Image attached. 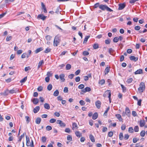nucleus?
<instances>
[{"label":"nucleus","instance_id":"nucleus-1","mask_svg":"<svg viewBox=\"0 0 147 147\" xmlns=\"http://www.w3.org/2000/svg\"><path fill=\"white\" fill-rule=\"evenodd\" d=\"M99 9L103 11L106 10L107 11L110 12L113 11V10L112 9L105 5H100L99 6Z\"/></svg>","mask_w":147,"mask_h":147},{"label":"nucleus","instance_id":"nucleus-2","mask_svg":"<svg viewBox=\"0 0 147 147\" xmlns=\"http://www.w3.org/2000/svg\"><path fill=\"white\" fill-rule=\"evenodd\" d=\"M145 87L144 83L143 82H141L140 84V87L138 89V91L140 94H142L145 90Z\"/></svg>","mask_w":147,"mask_h":147},{"label":"nucleus","instance_id":"nucleus-3","mask_svg":"<svg viewBox=\"0 0 147 147\" xmlns=\"http://www.w3.org/2000/svg\"><path fill=\"white\" fill-rule=\"evenodd\" d=\"M60 40L59 38L57 36L55 37L53 41V45L55 47H57L59 44L60 42Z\"/></svg>","mask_w":147,"mask_h":147},{"label":"nucleus","instance_id":"nucleus-4","mask_svg":"<svg viewBox=\"0 0 147 147\" xmlns=\"http://www.w3.org/2000/svg\"><path fill=\"white\" fill-rule=\"evenodd\" d=\"M57 123L61 127H64L66 126V124L61 120H58L57 121Z\"/></svg>","mask_w":147,"mask_h":147},{"label":"nucleus","instance_id":"nucleus-5","mask_svg":"<svg viewBox=\"0 0 147 147\" xmlns=\"http://www.w3.org/2000/svg\"><path fill=\"white\" fill-rule=\"evenodd\" d=\"M111 92L110 90H107L103 94V96L104 97H106L107 96H108V98H109L110 99V98L111 96Z\"/></svg>","mask_w":147,"mask_h":147},{"label":"nucleus","instance_id":"nucleus-6","mask_svg":"<svg viewBox=\"0 0 147 147\" xmlns=\"http://www.w3.org/2000/svg\"><path fill=\"white\" fill-rule=\"evenodd\" d=\"M18 92H19V90L17 88H13L12 90H9V93L11 94Z\"/></svg>","mask_w":147,"mask_h":147},{"label":"nucleus","instance_id":"nucleus-7","mask_svg":"<svg viewBox=\"0 0 147 147\" xmlns=\"http://www.w3.org/2000/svg\"><path fill=\"white\" fill-rule=\"evenodd\" d=\"M125 113L126 115L128 117H130V116L131 112L129 108L127 107H126L125 108Z\"/></svg>","mask_w":147,"mask_h":147},{"label":"nucleus","instance_id":"nucleus-8","mask_svg":"<svg viewBox=\"0 0 147 147\" xmlns=\"http://www.w3.org/2000/svg\"><path fill=\"white\" fill-rule=\"evenodd\" d=\"M125 6V3H120L119 4L118 9L121 10L123 9Z\"/></svg>","mask_w":147,"mask_h":147},{"label":"nucleus","instance_id":"nucleus-9","mask_svg":"<svg viewBox=\"0 0 147 147\" xmlns=\"http://www.w3.org/2000/svg\"><path fill=\"white\" fill-rule=\"evenodd\" d=\"M26 144L27 146H29L31 145V143L30 141L29 138L28 136H26Z\"/></svg>","mask_w":147,"mask_h":147},{"label":"nucleus","instance_id":"nucleus-10","mask_svg":"<svg viewBox=\"0 0 147 147\" xmlns=\"http://www.w3.org/2000/svg\"><path fill=\"white\" fill-rule=\"evenodd\" d=\"M95 105L96 107L98 109H99L100 108V105L101 102L99 100H97L95 102Z\"/></svg>","mask_w":147,"mask_h":147},{"label":"nucleus","instance_id":"nucleus-11","mask_svg":"<svg viewBox=\"0 0 147 147\" xmlns=\"http://www.w3.org/2000/svg\"><path fill=\"white\" fill-rule=\"evenodd\" d=\"M46 17L44 16L43 14H39L38 15L37 18L38 19H40L43 20H45L46 18Z\"/></svg>","mask_w":147,"mask_h":147},{"label":"nucleus","instance_id":"nucleus-12","mask_svg":"<svg viewBox=\"0 0 147 147\" xmlns=\"http://www.w3.org/2000/svg\"><path fill=\"white\" fill-rule=\"evenodd\" d=\"M90 88L89 87H87L84 89H82L81 91L84 93H85L87 92H90Z\"/></svg>","mask_w":147,"mask_h":147},{"label":"nucleus","instance_id":"nucleus-13","mask_svg":"<svg viewBox=\"0 0 147 147\" xmlns=\"http://www.w3.org/2000/svg\"><path fill=\"white\" fill-rule=\"evenodd\" d=\"M59 78L62 82H64L65 81V79L64 78L65 75L63 74H61L59 76Z\"/></svg>","mask_w":147,"mask_h":147},{"label":"nucleus","instance_id":"nucleus-14","mask_svg":"<svg viewBox=\"0 0 147 147\" xmlns=\"http://www.w3.org/2000/svg\"><path fill=\"white\" fill-rule=\"evenodd\" d=\"M139 123L140 126L141 127H144L145 124V121L144 120H140Z\"/></svg>","mask_w":147,"mask_h":147},{"label":"nucleus","instance_id":"nucleus-15","mask_svg":"<svg viewBox=\"0 0 147 147\" xmlns=\"http://www.w3.org/2000/svg\"><path fill=\"white\" fill-rule=\"evenodd\" d=\"M129 59L130 60L134 61H136L138 59V57H135L134 56H131L129 57Z\"/></svg>","mask_w":147,"mask_h":147},{"label":"nucleus","instance_id":"nucleus-16","mask_svg":"<svg viewBox=\"0 0 147 147\" xmlns=\"http://www.w3.org/2000/svg\"><path fill=\"white\" fill-rule=\"evenodd\" d=\"M115 116L120 121H123V119L121 117V115L120 114H116Z\"/></svg>","mask_w":147,"mask_h":147},{"label":"nucleus","instance_id":"nucleus-17","mask_svg":"<svg viewBox=\"0 0 147 147\" xmlns=\"http://www.w3.org/2000/svg\"><path fill=\"white\" fill-rule=\"evenodd\" d=\"M143 73L142 70V69H139L136 71L134 73L135 74H142Z\"/></svg>","mask_w":147,"mask_h":147},{"label":"nucleus","instance_id":"nucleus-18","mask_svg":"<svg viewBox=\"0 0 147 147\" xmlns=\"http://www.w3.org/2000/svg\"><path fill=\"white\" fill-rule=\"evenodd\" d=\"M9 93V90L8 89H7L5 90L4 92L2 93L1 94L2 95L4 96H7L8 95Z\"/></svg>","mask_w":147,"mask_h":147},{"label":"nucleus","instance_id":"nucleus-19","mask_svg":"<svg viewBox=\"0 0 147 147\" xmlns=\"http://www.w3.org/2000/svg\"><path fill=\"white\" fill-rule=\"evenodd\" d=\"M40 107L39 106H38L36 107L33 110V111L34 113H36L39 110Z\"/></svg>","mask_w":147,"mask_h":147},{"label":"nucleus","instance_id":"nucleus-20","mask_svg":"<svg viewBox=\"0 0 147 147\" xmlns=\"http://www.w3.org/2000/svg\"><path fill=\"white\" fill-rule=\"evenodd\" d=\"M75 134L76 136L78 138H80L82 136V134L79 131H76Z\"/></svg>","mask_w":147,"mask_h":147},{"label":"nucleus","instance_id":"nucleus-21","mask_svg":"<svg viewBox=\"0 0 147 147\" xmlns=\"http://www.w3.org/2000/svg\"><path fill=\"white\" fill-rule=\"evenodd\" d=\"M98 117V114L97 113H94L92 115V118L94 120L96 119Z\"/></svg>","mask_w":147,"mask_h":147},{"label":"nucleus","instance_id":"nucleus-22","mask_svg":"<svg viewBox=\"0 0 147 147\" xmlns=\"http://www.w3.org/2000/svg\"><path fill=\"white\" fill-rule=\"evenodd\" d=\"M44 107L45 109L49 110L50 109V106L49 104L47 103H45L44 104Z\"/></svg>","mask_w":147,"mask_h":147},{"label":"nucleus","instance_id":"nucleus-23","mask_svg":"<svg viewBox=\"0 0 147 147\" xmlns=\"http://www.w3.org/2000/svg\"><path fill=\"white\" fill-rule=\"evenodd\" d=\"M39 102V100L37 98H34L33 100V102L34 104L36 105Z\"/></svg>","mask_w":147,"mask_h":147},{"label":"nucleus","instance_id":"nucleus-24","mask_svg":"<svg viewBox=\"0 0 147 147\" xmlns=\"http://www.w3.org/2000/svg\"><path fill=\"white\" fill-rule=\"evenodd\" d=\"M41 119L40 117H37L36 120V123L37 124H40L41 121Z\"/></svg>","mask_w":147,"mask_h":147},{"label":"nucleus","instance_id":"nucleus-25","mask_svg":"<svg viewBox=\"0 0 147 147\" xmlns=\"http://www.w3.org/2000/svg\"><path fill=\"white\" fill-rule=\"evenodd\" d=\"M89 138L92 142H95L94 138L92 135H90L89 136Z\"/></svg>","mask_w":147,"mask_h":147},{"label":"nucleus","instance_id":"nucleus-26","mask_svg":"<svg viewBox=\"0 0 147 147\" xmlns=\"http://www.w3.org/2000/svg\"><path fill=\"white\" fill-rule=\"evenodd\" d=\"M43 49L42 47H40L36 49L35 51V53H38Z\"/></svg>","mask_w":147,"mask_h":147},{"label":"nucleus","instance_id":"nucleus-27","mask_svg":"<svg viewBox=\"0 0 147 147\" xmlns=\"http://www.w3.org/2000/svg\"><path fill=\"white\" fill-rule=\"evenodd\" d=\"M24 134H26V133H24L22 134L20 136L19 138V140H18V142H21L22 138L24 137Z\"/></svg>","mask_w":147,"mask_h":147},{"label":"nucleus","instance_id":"nucleus-28","mask_svg":"<svg viewBox=\"0 0 147 147\" xmlns=\"http://www.w3.org/2000/svg\"><path fill=\"white\" fill-rule=\"evenodd\" d=\"M90 36H86L85 37L84 39V41L83 42V43H86V42L88 41V39L90 38Z\"/></svg>","mask_w":147,"mask_h":147},{"label":"nucleus","instance_id":"nucleus-29","mask_svg":"<svg viewBox=\"0 0 147 147\" xmlns=\"http://www.w3.org/2000/svg\"><path fill=\"white\" fill-rule=\"evenodd\" d=\"M71 65L70 64H68L66 66L65 68L67 70H69L71 68Z\"/></svg>","mask_w":147,"mask_h":147},{"label":"nucleus","instance_id":"nucleus-30","mask_svg":"<svg viewBox=\"0 0 147 147\" xmlns=\"http://www.w3.org/2000/svg\"><path fill=\"white\" fill-rule=\"evenodd\" d=\"M59 93V92L57 90H56L53 93V95L55 96H58Z\"/></svg>","mask_w":147,"mask_h":147},{"label":"nucleus","instance_id":"nucleus-31","mask_svg":"<svg viewBox=\"0 0 147 147\" xmlns=\"http://www.w3.org/2000/svg\"><path fill=\"white\" fill-rule=\"evenodd\" d=\"M25 118L26 119V123H29L30 122V117L28 116H26L25 117Z\"/></svg>","mask_w":147,"mask_h":147},{"label":"nucleus","instance_id":"nucleus-32","mask_svg":"<svg viewBox=\"0 0 147 147\" xmlns=\"http://www.w3.org/2000/svg\"><path fill=\"white\" fill-rule=\"evenodd\" d=\"M52 88V85L50 84H49L47 87V89L49 91L51 90Z\"/></svg>","mask_w":147,"mask_h":147},{"label":"nucleus","instance_id":"nucleus-33","mask_svg":"<svg viewBox=\"0 0 147 147\" xmlns=\"http://www.w3.org/2000/svg\"><path fill=\"white\" fill-rule=\"evenodd\" d=\"M93 48L94 49H97L99 47L98 45V44H94L93 46Z\"/></svg>","mask_w":147,"mask_h":147},{"label":"nucleus","instance_id":"nucleus-34","mask_svg":"<svg viewBox=\"0 0 147 147\" xmlns=\"http://www.w3.org/2000/svg\"><path fill=\"white\" fill-rule=\"evenodd\" d=\"M109 67H107L105 69V74H107L108 72H109Z\"/></svg>","mask_w":147,"mask_h":147},{"label":"nucleus","instance_id":"nucleus-35","mask_svg":"<svg viewBox=\"0 0 147 147\" xmlns=\"http://www.w3.org/2000/svg\"><path fill=\"white\" fill-rule=\"evenodd\" d=\"M27 77H24V78H23V79L21 80L20 81V82L21 83H24L26 81V80H27Z\"/></svg>","mask_w":147,"mask_h":147},{"label":"nucleus","instance_id":"nucleus-36","mask_svg":"<svg viewBox=\"0 0 147 147\" xmlns=\"http://www.w3.org/2000/svg\"><path fill=\"white\" fill-rule=\"evenodd\" d=\"M121 86L123 92H125L126 90V88L122 84H121Z\"/></svg>","mask_w":147,"mask_h":147},{"label":"nucleus","instance_id":"nucleus-37","mask_svg":"<svg viewBox=\"0 0 147 147\" xmlns=\"http://www.w3.org/2000/svg\"><path fill=\"white\" fill-rule=\"evenodd\" d=\"M72 126L73 127L72 128V129L73 130H74V128L75 127L77 128L78 127V125L77 124L75 123H74L72 124Z\"/></svg>","mask_w":147,"mask_h":147},{"label":"nucleus","instance_id":"nucleus-38","mask_svg":"<svg viewBox=\"0 0 147 147\" xmlns=\"http://www.w3.org/2000/svg\"><path fill=\"white\" fill-rule=\"evenodd\" d=\"M100 5V3H96L94 6V8H97L98 7H99V6Z\"/></svg>","mask_w":147,"mask_h":147},{"label":"nucleus","instance_id":"nucleus-39","mask_svg":"<svg viewBox=\"0 0 147 147\" xmlns=\"http://www.w3.org/2000/svg\"><path fill=\"white\" fill-rule=\"evenodd\" d=\"M105 83V80L104 79H102L99 81V84L101 85H102Z\"/></svg>","mask_w":147,"mask_h":147},{"label":"nucleus","instance_id":"nucleus-40","mask_svg":"<svg viewBox=\"0 0 147 147\" xmlns=\"http://www.w3.org/2000/svg\"><path fill=\"white\" fill-rule=\"evenodd\" d=\"M119 138L120 140H123V134L122 133H120L119 134Z\"/></svg>","mask_w":147,"mask_h":147},{"label":"nucleus","instance_id":"nucleus-41","mask_svg":"<svg viewBox=\"0 0 147 147\" xmlns=\"http://www.w3.org/2000/svg\"><path fill=\"white\" fill-rule=\"evenodd\" d=\"M133 81V79L132 78H129L128 79L127 81V82L128 84H130Z\"/></svg>","mask_w":147,"mask_h":147},{"label":"nucleus","instance_id":"nucleus-42","mask_svg":"<svg viewBox=\"0 0 147 147\" xmlns=\"http://www.w3.org/2000/svg\"><path fill=\"white\" fill-rule=\"evenodd\" d=\"M145 131H142L140 133V136L142 137H144L145 135Z\"/></svg>","mask_w":147,"mask_h":147},{"label":"nucleus","instance_id":"nucleus-43","mask_svg":"<svg viewBox=\"0 0 147 147\" xmlns=\"http://www.w3.org/2000/svg\"><path fill=\"white\" fill-rule=\"evenodd\" d=\"M119 40V39L117 37H115L113 39V41L114 42L116 43L118 42V41Z\"/></svg>","mask_w":147,"mask_h":147},{"label":"nucleus","instance_id":"nucleus-44","mask_svg":"<svg viewBox=\"0 0 147 147\" xmlns=\"http://www.w3.org/2000/svg\"><path fill=\"white\" fill-rule=\"evenodd\" d=\"M84 86L83 84H80L78 86V88L79 89H83V88H84Z\"/></svg>","mask_w":147,"mask_h":147},{"label":"nucleus","instance_id":"nucleus-45","mask_svg":"<svg viewBox=\"0 0 147 147\" xmlns=\"http://www.w3.org/2000/svg\"><path fill=\"white\" fill-rule=\"evenodd\" d=\"M47 140V138L45 136H43L42 138V141L43 142H45Z\"/></svg>","mask_w":147,"mask_h":147},{"label":"nucleus","instance_id":"nucleus-46","mask_svg":"<svg viewBox=\"0 0 147 147\" xmlns=\"http://www.w3.org/2000/svg\"><path fill=\"white\" fill-rule=\"evenodd\" d=\"M79 103L81 105L83 106L85 105V103L84 101L82 100H80L79 102Z\"/></svg>","mask_w":147,"mask_h":147},{"label":"nucleus","instance_id":"nucleus-47","mask_svg":"<svg viewBox=\"0 0 147 147\" xmlns=\"http://www.w3.org/2000/svg\"><path fill=\"white\" fill-rule=\"evenodd\" d=\"M46 129L47 131H50L52 129V128L49 125L47 126L46 127Z\"/></svg>","mask_w":147,"mask_h":147},{"label":"nucleus","instance_id":"nucleus-48","mask_svg":"<svg viewBox=\"0 0 147 147\" xmlns=\"http://www.w3.org/2000/svg\"><path fill=\"white\" fill-rule=\"evenodd\" d=\"M51 50V49L49 48H47L44 51V52L46 53H48L50 52Z\"/></svg>","mask_w":147,"mask_h":147},{"label":"nucleus","instance_id":"nucleus-49","mask_svg":"<svg viewBox=\"0 0 147 147\" xmlns=\"http://www.w3.org/2000/svg\"><path fill=\"white\" fill-rule=\"evenodd\" d=\"M134 130L135 132H137L139 131V127L138 126H136L134 127Z\"/></svg>","mask_w":147,"mask_h":147},{"label":"nucleus","instance_id":"nucleus-50","mask_svg":"<svg viewBox=\"0 0 147 147\" xmlns=\"http://www.w3.org/2000/svg\"><path fill=\"white\" fill-rule=\"evenodd\" d=\"M45 38L47 40L49 41L51 39V37L48 35L46 36Z\"/></svg>","mask_w":147,"mask_h":147},{"label":"nucleus","instance_id":"nucleus-51","mask_svg":"<svg viewBox=\"0 0 147 147\" xmlns=\"http://www.w3.org/2000/svg\"><path fill=\"white\" fill-rule=\"evenodd\" d=\"M89 52L88 51H84L83 52V54L84 56H87V55H89Z\"/></svg>","mask_w":147,"mask_h":147},{"label":"nucleus","instance_id":"nucleus-52","mask_svg":"<svg viewBox=\"0 0 147 147\" xmlns=\"http://www.w3.org/2000/svg\"><path fill=\"white\" fill-rule=\"evenodd\" d=\"M128 131L130 133H133L134 129L133 128L131 127H129L128 129Z\"/></svg>","mask_w":147,"mask_h":147},{"label":"nucleus","instance_id":"nucleus-53","mask_svg":"<svg viewBox=\"0 0 147 147\" xmlns=\"http://www.w3.org/2000/svg\"><path fill=\"white\" fill-rule=\"evenodd\" d=\"M141 27L140 26H136L134 27V29L136 30H138L140 29Z\"/></svg>","mask_w":147,"mask_h":147},{"label":"nucleus","instance_id":"nucleus-54","mask_svg":"<svg viewBox=\"0 0 147 147\" xmlns=\"http://www.w3.org/2000/svg\"><path fill=\"white\" fill-rule=\"evenodd\" d=\"M67 139L68 140L71 141L72 140V138L71 136L70 135H68L67 136Z\"/></svg>","mask_w":147,"mask_h":147},{"label":"nucleus","instance_id":"nucleus-55","mask_svg":"<svg viewBox=\"0 0 147 147\" xmlns=\"http://www.w3.org/2000/svg\"><path fill=\"white\" fill-rule=\"evenodd\" d=\"M139 139L136 138H134L133 139V142L134 143H136L139 140Z\"/></svg>","mask_w":147,"mask_h":147},{"label":"nucleus","instance_id":"nucleus-56","mask_svg":"<svg viewBox=\"0 0 147 147\" xmlns=\"http://www.w3.org/2000/svg\"><path fill=\"white\" fill-rule=\"evenodd\" d=\"M47 75V77H49L52 76V74L51 73V71L48 72Z\"/></svg>","mask_w":147,"mask_h":147},{"label":"nucleus","instance_id":"nucleus-57","mask_svg":"<svg viewBox=\"0 0 147 147\" xmlns=\"http://www.w3.org/2000/svg\"><path fill=\"white\" fill-rule=\"evenodd\" d=\"M56 121V119H54L52 118L50 120V122L51 123H54Z\"/></svg>","mask_w":147,"mask_h":147},{"label":"nucleus","instance_id":"nucleus-58","mask_svg":"<svg viewBox=\"0 0 147 147\" xmlns=\"http://www.w3.org/2000/svg\"><path fill=\"white\" fill-rule=\"evenodd\" d=\"M12 38V36H7L6 38V40L7 41H9L11 40Z\"/></svg>","mask_w":147,"mask_h":147},{"label":"nucleus","instance_id":"nucleus-59","mask_svg":"<svg viewBox=\"0 0 147 147\" xmlns=\"http://www.w3.org/2000/svg\"><path fill=\"white\" fill-rule=\"evenodd\" d=\"M74 76V74H72L69 75L68 76V78L70 79H72Z\"/></svg>","mask_w":147,"mask_h":147},{"label":"nucleus","instance_id":"nucleus-60","mask_svg":"<svg viewBox=\"0 0 147 147\" xmlns=\"http://www.w3.org/2000/svg\"><path fill=\"white\" fill-rule=\"evenodd\" d=\"M132 114L134 117L137 116V115L136 111H132Z\"/></svg>","mask_w":147,"mask_h":147},{"label":"nucleus","instance_id":"nucleus-61","mask_svg":"<svg viewBox=\"0 0 147 147\" xmlns=\"http://www.w3.org/2000/svg\"><path fill=\"white\" fill-rule=\"evenodd\" d=\"M65 131L67 133H69L71 132V130L69 128H66L65 129Z\"/></svg>","mask_w":147,"mask_h":147},{"label":"nucleus","instance_id":"nucleus-62","mask_svg":"<svg viewBox=\"0 0 147 147\" xmlns=\"http://www.w3.org/2000/svg\"><path fill=\"white\" fill-rule=\"evenodd\" d=\"M44 63V61L43 60H42L39 61V63H38V65H40V66H41Z\"/></svg>","mask_w":147,"mask_h":147},{"label":"nucleus","instance_id":"nucleus-63","mask_svg":"<svg viewBox=\"0 0 147 147\" xmlns=\"http://www.w3.org/2000/svg\"><path fill=\"white\" fill-rule=\"evenodd\" d=\"M129 137V136L128 134H125L124 135V138L126 140L128 139Z\"/></svg>","mask_w":147,"mask_h":147},{"label":"nucleus","instance_id":"nucleus-64","mask_svg":"<svg viewBox=\"0 0 147 147\" xmlns=\"http://www.w3.org/2000/svg\"><path fill=\"white\" fill-rule=\"evenodd\" d=\"M80 78L79 76L76 77L75 78V81L76 82H78L80 81Z\"/></svg>","mask_w":147,"mask_h":147}]
</instances>
